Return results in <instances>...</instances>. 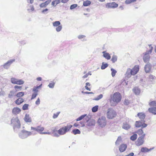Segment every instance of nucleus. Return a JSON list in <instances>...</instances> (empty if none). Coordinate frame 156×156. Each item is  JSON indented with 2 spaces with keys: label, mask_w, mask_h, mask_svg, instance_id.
I'll use <instances>...</instances> for the list:
<instances>
[{
  "label": "nucleus",
  "mask_w": 156,
  "mask_h": 156,
  "mask_svg": "<svg viewBox=\"0 0 156 156\" xmlns=\"http://www.w3.org/2000/svg\"><path fill=\"white\" fill-rule=\"evenodd\" d=\"M60 113V112H58L56 113H54L53 114V119H55L57 118L58 115H59V113Z\"/></svg>",
  "instance_id": "603ef678"
},
{
  "label": "nucleus",
  "mask_w": 156,
  "mask_h": 156,
  "mask_svg": "<svg viewBox=\"0 0 156 156\" xmlns=\"http://www.w3.org/2000/svg\"><path fill=\"white\" fill-rule=\"evenodd\" d=\"M107 123L106 117L104 116H102L100 117L98 120L97 123L98 125L101 127H105Z\"/></svg>",
  "instance_id": "6e6552de"
},
{
  "label": "nucleus",
  "mask_w": 156,
  "mask_h": 156,
  "mask_svg": "<svg viewBox=\"0 0 156 156\" xmlns=\"http://www.w3.org/2000/svg\"><path fill=\"white\" fill-rule=\"evenodd\" d=\"M121 100V96L119 92L114 93L112 97H111L110 103L111 106H115Z\"/></svg>",
  "instance_id": "f257e3e1"
},
{
  "label": "nucleus",
  "mask_w": 156,
  "mask_h": 156,
  "mask_svg": "<svg viewBox=\"0 0 156 156\" xmlns=\"http://www.w3.org/2000/svg\"><path fill=\"white\" fill-rule=\"evenodd\" d=\"M24 101V99L20 98H19L16 101H15V103L17 105H20Z\"/></svg>",
  "instance_id": "aec40b11"
},
{
  "label": "nucleus",
  "mask_w": 156,
  "mask_h": 156,
  "mask_svg": "<svg viewBox=\"0 0 156 156\" xmlns=\"http://www.w3.org/2000/svg\"><path fill=\"white\" fill-rule=\"evenodd\" d=\"M145 121L144 120L143 121L142 124V126H141L142 129L146 127L147 126V124L146 123H145Z\"/></svg>",
  "instance_id": "5fc2aeb1"
},
{
  "label": "nucleus",
  "mask_w": 156,
  "mask_h": 156,
  "mask_svg": "<svg viewBox=\"0 0 156 156\" xmlns=\"http://www.w3.org/2000/svg\"><path fill=\"white\" fill-rule=\"evenodd\" d=\"M87 116V114H84L81 115L76 119V121H79L81 120Z\"/></svg>",
  "instance_id": "37998d69"
},
{
  "label": "nucleus",
  "mask_w": 156,
  "mask_h": 156,
  "mask_svg": "<svg viewBox=\"0 0 156 156\" xmlns=\"http://www.w3.org/2000/svg\"><path fill=\"white\" fill-rule=\"evenodd\" d=\"M72 133L74 135H76L77 134H80L81 132L79 129H75L73 130Z\"/></svg>",
  "instance_id": "a878e982"
},
{
  "label": "nucleus",
  "mask_w": 156,
  "mask_h": 156,
  "mask_svg": "<svg viewBox=\"0 0 156 156\" xmlns=\"http://www.w3.org/2000/svg\"><path fill=\"white\" fill-rule=\"evenodd\" d=\"M148 111L150 113H152L154 115H156V108L151 107L149 108Z\"/></svg>",
  "instance_id": "412c9836"
},
{
  "label": "nucleus",
  "mask_w": 156,
  "mask_h": 156,
  "mask_svg": "<svg viewBox=\"0 0 156 156\" xmlns=\"http://www.w3.org/2000/svg\"><path fill=\"white\" fill-rule=\"evenodd\" d=\"M137 116L141 119V120H144V119H145L146 115L145 114L142 112L139 113L137 114Z\"/></svg>",
  "instance_id": "a211bd4d"
},
{
  "label": "nucleus",
  "mask_w": 156,
  "mask_h": 156,
  "mask_svg": "<svg viewBox=\"0 0 156 156\" xmlns=\"http://www.w3.org/2000/svg\"><path fill=\"white\" fill-rule=\"evenodd\" d=\"M146 135V134H143L139 136L137 139L136 142V144L137 146H140L144 143V138Z\"/></svg>",
  "instance_id": "9d476101"
},
{
  "label": "nucleus",
  "mask_w": 156,
  "mask_h": 156,
  "mask_svg": "<svg viewBox=\"0 0 156 156\" xmlns=\"http://www.w3.org/2000/svg\"><path fill=\"white\" fill-rule=\"evenodd\" d=\"M136 1V0H126L125 3L126 4H129L132 2H134Z\"/></svg>",
  "instance_id": "09e8293b"
},
{
  "label": "nucleus",
  "mask_w": 156,
  "mask_h": 156,
  "mask_svg": "<svg viewBox=\"0 0 156 156\" xmlns=\"http://www.w3.org/2000/svg\"><path fill=\"white\" fill-rule=\"evenodd\" d=\"M139 70V67L138 65L135 66L132 69H128L125 74L126 77L128 78H129L132 75H134L136 74Z\"/></svg>",
  "instance_id": "f03ea898"
},
{
  "label": "nucleus",
  "mask_w": 156,
  "mask_h": 156,
  "mask_svg": "<svg viewBox=\"0 0 156 156\" xmlns=\"http://www.w3.org/2000/svg\"><path fill=\"white\" fill-rule=\"evenodd\" d=\"M18 79H16L14 77H12L11 79V83L14 84H17L18 81Z\"/></svg>",
  "instance_id": "bb28decb"
},
{
  "label": "nucleus",
  "mask_w": 156,
  "mask_h": 156,
  "mask_svg": "<svg viewBox=\"0 0 156 156\" xmlns=\"http://www.w3.org/2000/svg\"><path fill=\"white\" fill-rule=\"evenodd\" d=\"M143 121L141 120L140 121H136L135 122V125L136 127H140L142 126L143 123Z\"/></svg>",
  "instance_id": "5701e85b"
},
{
  "label": "nucleus",
  "mask_w": 156,
  "mask_h": 156,
  "mask_svg": "<svg viewBox=\"0 0 156 156\" xmlns=\"http://www.w3.org/2000/svg\"><path fill=\"white\" fill-rule=\"evenodd\" d=\"M29 6L30 8V9H27V10L29 11L30 12L33 11L34 10V6L33 5H30Z\"/></svg>",
  "instance_id": "4d7b16f0"
},
{
  "label": "nucleus",
  "mask_w": 156,
  "mask_h": 156,
  "mask_svg": "<svg viewBox=\"0 0 156 156\" xmlns=\"http://www.w3.org/2000/svg\"><path fill=\"white\" fill-rule=\"evenodd\" d=\"M48 10L49 9L47 8L44 9L41 11V13L44 14H46L48 13Z\"/></svg>",
  "instance_id": "8fccbe9b"
},
{
  "label": "nucleus",
  "mask_w": 156,
  "mask_h": 156,
  "mask_svg": "<svg viewBox=\"0 0 156 156\" xmlns=\"http://www.w3.org/2000/svg\"><path fill=\"white\" fill-rule=\"evenodd\" d=\"M140 151L143 153L148 152V148L146 147H142L141 148Z\"/></svg>",
  "instance_id": "58836bf2"
},
{
  "label": "nucleus",
  "mask_w": 156,
  "mask_h": 156,
  "mask_svg": "<svg viewBox=\"0 0 156 156\" xmlns=\"http://www.w3.org/2000/svg\"><path fill=\"white\" fill-rule=\"evenodd\" d=\"M134 93L136 95L139 94L140 92V89L137 87H135L133 90Z\"/></svg>",
  "instance_id": "393cba45"
},
{
  "label": "nucleus",
  "mask_w": 156,
  "mask_h": 156,
  "mask_svg": "<svg viewBox=\"0 0 156 156\" xmlns=\"http://www.w3.org/2000/svg\"><path fill=\"white\" fill-rule=\"evenodd\" d=\"M42 86V84H40V85H39L38 86L35 87H36V88H37V89L38 90L39 89V88H41V87Z\"/></svg>",
  "instance_id": "338daca9"
},
{
  "label": "nucleus",
  "mask_w": 156,
  "mask_h": 156,
  "mask_svg": "<svg viewBox=\"0 0 156 156\" xmlns=\"http://www.w3.org/2000/svg\"><path fill=\"white\" fill-rule=\"evenodd\" d=\"M95 122L94 120H90L88 123L87 125L89 126H91L94 125Z\"/></svg>",
  "instance_id": "79ce46f5"
},
{
  "label": "nucleus",
  "mask_w": 156,
  "mask_h": 156,
  "mask_svg": "<svg viewBox=\"0 0 156 156\" xmlns=\"http://www.w3.org/2000/svg\"><path fill=\"white\" fill-rule=\"evenodd\" d=\"M118 5L115 2L108 3L106 5V7L107 8H115L118 7Z\"/></svg>",
  "instance_id": "9b49d317"
},
{
  "label": "nucleus",
  "mask_w": 156,
  "mask_h": 156,
  "mask_svg": "<svg viewBox=\"0 0 156 156\" xmlns=\"http://www.w3.org/2000/svg\"><path fill=\"white\" fill-rule=\"evenodd\" d=\"M51 2V0H47L44 2L41 3L39 5V6L41 8H45Z\"/></svg>",
  "instance_id": "2eb2a0df"
},
{
  "label": "nucleus",
  "mask_w": 156,
  "mask_h": 156,
  "mask_svg": "<svg viewBox=\"0 0 156 156\" xmlns=\"http://www.w3.org/2000/svg\"><path fill=\"white\" fill-rule=\"evenodd\" d=\"M21 109L19 108L14 107L12 111V113L14 115H17L19 114L21 112Z\"/></svg>",
  "instance_id": "4468645a"
},
{
  "label": "nucleus",
  "mask_w": 156,
  "mask_h": 156,
  "mask_svg": "<svg viewBox=\"0 0 156 156\" xmlns=\"http://www.w3.org/2000/svg\"><path fill=\"white\" fill-rule=\"evenodd\" d=\"M136 133L139 135L141 136L143 134H145L144 133V132L142 129H139L137 130Z\"/></svg>",
  "instance_id": "7c9ffc66"
},
{
  "label": "nucleus",
  "mask_w": 156,
  "mask_h": 156,
  "mask_svg": "<svg viewBox=\"0 0 156 156\" xmlns=\"http://www.w3.org/2000/svg\"><path fill=\"white\" fill-rule=\"evenodd\" d=\"M35 104L37 105H39L40 104V100L39 98H38L35 102Z\"/></svg>",
  "instance_id": "680f3d73"
},
{
  "label": "nucleus",
  "mask_w": 156,
  "mask_h": 156,
  "mask_svg": "<svg viewBox=\"0 0 156 156\" xmlns=\"http://www.w3.org/2000/svg\"><path fill=\"white\" fill-rule=\"evenodd\" d=\"M103 97V95L102 94H101L99 95L97 97H96L95 98H94L93 99V100H95V101H98L101 99Z\"/></svg>",
  "instance_id": "e433bc0d"
},
{
  "label": "nucleus",
  "mask_w": 156,
  "mask_h": 156,
  "mask_svg": "<svg viewBox=\"0 0 156 156\" xmlns=\"http://www.w3.org/2000/svg\"><path fill=\"white\" fill-rule=\"evenodd\" d=\"M91 2L88 0H87L84 1L83 2V5L85 6H87L90 5L91 4Z\"/></svg>",
  "instance_id": "4c0bfd02"
},
{
  "label": "nucleus",
  "mask_w": 156,
  "mask_h": 156,
  "mask_svg": "<svg viewBox=\"0 0 156 156\" xmlns=\"http://www.w3.org/2000/svg\"><path fill=\"white\" fill-rule=\"evenodd\" d=\"M121 137L120 136L118 137L117 140L116 141L115 143L116 145H118L119 144L120 141L121 140Z\"/></svg>",
  "instance_id": "3c124183"
},
{
  "label": "nucleus",
  "mask_w": 156,
  "mask_h": 156,
  "mask_svg": "<svg viewBox=\"0 0 156 156\" xmlns=\"http://www.w3.org/2000/svg\"><path fill=\"white\" fill-rule=\"evenodd\" d=\"M27 2L28 3H30L32 4L34 2V0H27Z\"/></svg>",
  "instance_id": "774afa93"
},
{
  "label": "nucleus",
  "mask_w": 156,
  "mask_h": 156,
  "mask_svg": "<svg viewBox=\"0 0 156 156\" xmlns=\"http://www.w3.org/2000/svg\"><path fill=\"white\" fill-rule=\"evenodd\" d=\"M14 88L15 89V91L17 92L19 91H20L22 90V87L19 86L18 85H16L14 87Z\"/></svg>",
  "instance_id": "c9c22d12"
},
{
  "label": "nucleus",
  "mask_w": 156,
  "mask_h": 156,
  "mask_svg": "<svg viewBox=\"0 0 156 156\" xmlns=\"http://www.w3.org/2000/svg\"><path fill=\"white\" fill-rule=\"evenodd\" d=\"M127 145L125 144H122L119 147V150L121 152H123L125 151L127 148Z\"/></svg>",
  "instance_id": "f3484780"
},
{
  "label": "nucleus",
  "mask_w": 156,
  "mask_h": 156,
  "mask_svg": "<svg viewBox=\"0 0 156 156\" xmlns=\"http://www.w3.org/2000/svg\"><path fill=\"white\" fill-rule=\"evenodd\" d=\"M55 82H54V81H52L51 82V83L48 85V87L50 88H53L55 86Z\"/></svg>",
  "instance_id": "2f4dec72"
},
{
  "label": "nucleus",
  "mask_w": 156,
  "mask_h": 156,
  "mask_svg": "<svg viewBox=\"0 0 156 156\" xmlns=\"http://www.w3.org/2000/svg\"><path fill=\"white\" fill-rule=\"evenodd\" d=\"M31 129L32 130V132L35 133L34 134H32V135H34L37 134V133L41 134L42 131L44 129V128L43 127L39 126L36 127H31Z\"/></svg>",
  "instance_id": "0eeeda50"
},
{
  "label": "nucleus",
  "mask_w": 156,
  "mask_h": 156,
  "mask_svg": "<svg viewBox=\"0 0 156 156\" xmlns=\"http://www.w3.org/2000/svg\"><path fill=\"white\" fill-rule=\"evenodd\" d=\"M98 105H96L92 108V111L93 112H95L98 111Z\"/></svg>",
  "instance_id": "a19ab883"
},
{
  "label": "nucleus",
  "mask_w": 156,
  "mask_h": 156,
  "mask_svg": "<svg viewBox=\"0 0 156 156\" xmlns=\"http://www.w3.org/2000/svg\"><path fill=\"white\" fill-rule=\"evenodd\" d=\"M24 95V93L23 92H19L17 93L16 96L17 98H20Z\"/></svg>",
  "instance_id": "473e14b6"
},
{
  "label": "nucleus",
  "mask_w": 156,
  "mask_h": 156,
  "mask_svg": "<svg viewBox=\"0 0 156 156\" xmlns=\"http://www.w3.org/2000/svg\"><path fill=\"white\" fill-rule=\"evenodd\" d=\"M111 70L112 72L111 74L112 77H114L117 73V71L113 68H111Z\"/></svg>",
  "instance_id": "ea45409f"
},
{
  "label": "nucleus",
  "mask_w": 156,
  "mask_h": 156,
  "mask_svg": "<svg viewBox=\"0 0 156 156\" xmlns=\"http://www.w3.org/2000/svg\"><path fill=\"white\" fill-rule=\"evenodd\" d=\"M102 53H103V57L106 59L109 60L111 58V56L108 53L106 52L105 51H103Z\"/></svg>",
  "instance_id": "4be33fe9"
},
{
  "label": "nucleus",
  "mask_w": 156,
  "mask_h": 156,
  "mask_svg": "<svg viewBox=\"0 0 156 156\" xmlns=\"http://www.w3.org/2000/svg\"><path fill=\"white\" fill-rule=\"evenodd\" d=\"M54 27H57L61 25V23L59 21H55L52 23Z\"/></svg>",
  "instance_id": "72a5a7b5"
},
{
  "label": "nucleus",
  "mask_w": 156,
  "mask_h": 156,
  "mask_svg": "<svg viewBox=\"0 0 156 156\" xmlns=\"http://www.w3.org/2000/svg\"><path fill=\"white\" fill-rule=\"evenodd\" d=\"M15 61V59H11L9 60L7 62L3 65L4 68L6 69H8L11 64L14 62Z\"/></svg>",
  "instance_id": "f8f14e48"
},
{
  "label": "nucleus",
  "mask_w": 156,
  "mask_h": 156,
  "mask_svg": "<svg viewBox=\"0 0 156 156\" xmlns=\"http://www.w3.org/2000/svg\"><path fill=\"white\" fill-rule=\"evenodd\" d=\"M117 56L116 55H114L112 57L111 61L112 62V63H114L117 61Z\"/></svg>",
  "instance_id": "c85d7f7f"
},
{
  "label": "nucleus",
  "mask_w": 156,
  "mask_h": 156,
  "mask_svg": "<svg viewBox=\"0 0 156 156\" xmlns=\"http://www.w3.org/2000/svg\"><path fill=\"white\" fill-rule=\"evenodd\" d=\"M108 66V64L107 63L103 62L101 67V69H104L107 67Z\"/></svg>",
  "instance_id": "c756f323"
},
{
  "label": "nucleus",
  "mask_w": 156,
  "mask_h": 156,
  "mask_svg": "<svg viewBox=\"0 0 156 156\" xmlns=\"http://www.w3.org/2000/svg\"><path fill=\"white\" fill-rule=\"evenodd\" d=\"M149 105L151 106L156 107V101H154L151 102L149 103Z\"/></svg>",
  "instance_id": "c03bdc74"
},
{
  "label": "nucleus",
  "mask_w": 156,
  "mask_h": 156,
  "mask_svg": "<svg viewBox=\"0 0 156 156\" xmlns=\"http://www.w3.org/2000/svg\"><path fill=\"white\" fill-rule=\"evenodd\" d=\"M62 29V26L60 25L56 27V30L57 32H60Z\"/></svg>",
  "instance_id": "49530a36"
},
{
  "label": "nucleus",
  "mask_w": 156,
  "mask_h": 156,
  "mask_svg": "<svg viewBox=\"0 0 156 156\" xmlns=\"http://www.w3.org/2000/svg\"><path fill=\"white\" fill-rule=\"evenodd\" d=\"M137 136L136 134H133L130 137V139L132 141H135L137 138Z\"/></svg>",
  "instance_id": "f704fd0d"
},
{
  "label": "nucleus",
  "mask_w": 156,
  "mask_h": 156,
  "mask_svg": "<svg viewBox=\"0 0 156 156\" xmlns=\"http://www.w3.org/2000/svg\"><path fill=\"white\" fill-rule=\"evenodd\" d=\"M24 120L26 122H31L32 121L31 118L30 117L29 115L27 114L25 115Z\"/></svg>",
  "instance_id": "dca6fc26"
},
{
  "label": "nucleus",
  "mask_w": 156,
  "mask_h": 156,
  "mask_svg": "<svg viewBox=\"0 0 156 156\" xmlns=\"http://www.w3.org/2000/svg\"><path fill=\"white\" fill-rule=\"evenodd\" d=\"M38 95V93H34L32 94L31 99H33L35 98Z\"/></svg>",
  "instance_id": "864d4df0"
},
{
  "label": "nucleus",
  "mask_w": 156,
  "mask_h": 156,
  "mask_svg": "<svg viewBox=\"0 0 156 156\" xmlns=\"http://www.w3.org/2000/svg\"><path fill=\"white\" fill-rule=\"evenodd\" d=\"M129 103V101L125 99L124 101V104L125 105H128Z\"/></svg>",
  "instance_id": "052dcab7"
},
{
  "label": "nucleus",
  "mask_w": 156,
  "mask_h": 156,
  "mask_svg": "<svg viewBox=\"0 0 156 156\" xmlns=\"http://www.w3.org/2000/svg\"><path fill=\"white\" fill-rule=\"evenodd\" d=\"M77 4H73L71 5L70 6V9H73L75 8L77 6Z\"/></svg>",
  "instance_id": "6e6d98bb"
},
{
  "label": "nucleus",
  "mask_w": 156,
  "mask_h": 156,
  "mask_svg": "<svg viewBox=\"0 0 156 156\" xmlns=\"http://www.w3.org/2000/svg\"><path fill=\"white\" fill-rule=\"evenodd\" d=\"M72 127V126L71 125H67L66 126L63 127L58 130V133L60 135H64L69 131Z\"/></svg>",
  "instance_id": "423d86ee"
},
{
  "label": "nucleus",
  "mask_w": 156,
  "mask_h": 156,
  "mask_svg": "<svg viewBox=\"0 0 156 156\" xmlns=\"http://www.w3.org/2000/svg\"><path fill=\"white\" fill-rule=\"evenodd\" d=\"M155 79V77L152 75H150L149 76V80L151 82H153Z\"/></svg>",
  "instance_id": "cd10ccee"
},
{
  "label": "nucleus",
  "mask_w": 156,
  "mask_h": 156,
  "mask_svg": "<svg viewBox=\"0 0 156 156\" xmlns=\"http://www.w3.org/2000/svg\"><path fill=\"white\" fill-rule=\"evenodd\" d=\"M29 105L28 104H25L23 106V110H27L28 108Z\"/></svg>",
  "instance_id": "a18cd8bd"
},
{
  "label": "nucleus",
  "mask_w": 156,
  "mask_h": 156,
  "mask_svg": "<svg viewBox=\"0 0 156 156\" xmlns=\"http://www.w3.org/2000/svg\"><path fill=\"white\" fill-rule=\"evenodd\" d=\"M33 91L35 93H37V92L38 91V90L36 88V87H34L33 89Z\"/></svg>",
  "instance_id": "bf43d9fd"
},
{
  "label": "nucleus",
  "mask_w": 156,
  "mask_h": 156,
  "mask_svg": "<svg viewBox=\"0 0 156 156\" xmlns=\"http://www.w3.org/2000/svg\"><path fill=\"white\" fill-rule=\"evenodd\" d=\"M51 134L50 132H42L41 134Z\"/></svg>",
  "instance_id": "69168bd1"
},
{
  "label": "nucleus",
  "mask_w": 156,
  "mask_h": 156,
  "mask_svg": "<svg viewBox=\"0 0 156 156\" xmlns=\"http://www.w3.org/2000/svg\"><path fill=\"white\" fill-rule=\"evenodd\" d=\"M116 113L115 111L112 109H109L107 112V118L109 119H112L115 117Z\"/></svg>",
  "instance_id": "1a4fd4ad"
},
{
  "label": "nucleus",
  "mask_w": 156,
  "mask_h": 156,
  "mask_svg": "<svg viewBox=\"0 0 156 156\" xmlns=\"http://www.w3.org/2000/svg\"><path fill=\"white\" fill-rule=\"evenodd\" d=\"M148 47H149V50L147 51L145 53H143L144 55L143 59L145 63L149 61L150 58V54L152 52L153 49V48L151 45H148Z\"/></svg>",
  "instance_id": "20e7f679"
},
{
  "label": "nucleus",
  "mask_w": 156,
  "mask_h": 156,
  "mask_svg": "<svg viewBox=\"0 0 156 156\" xmlns=\"http://www.w3.org/2000/svg\"><path fill=\"white\" fill-rule=\"evenodd\" d=\"M24 83V81L21 79H18L17 84V85H22Z\"/></svg>",
  "instance_id": "de8ad7c7"
},
{
  "label": "nucleus",
  "mask_w": 156,
  "mask_h": 156,
  "mask_svg": "<svg viewBox=\"0 0 156 156\" xmlns=\"http://www.w3.org/2000/svg\"><path fill=\"white\" fill-rule=\"evenodd\" d=\"M85 37V36L84 35H80L78 36V37L80 39H81Z\"/></svg>",
  "instance_id": "13d9d810"
},
{
  "label": "nucleus",
  "mask_w": 156,
  "mask_h": 156,
  "mask_svg": "<svg viewBox=\"0 0 156 156\" xmlns=\"http://www.w3.org/2000/svg\"><path fill=\"white\" fill-rule=\"evenodd\" d=\"M35 133L32 132L28 131L24 129L22 130L19 134V136L20 138L22 139L27 138L28 136L32 135V134H34Z\"/></svg>",
  "instance_id": "39448f33"
},
{
  "label": "nucleus",
  "mask_w": 156,
  "mask_h": 156,
  "mask_svg": "<svg viewBox=\"0 0 156 156\" xmlns=\"http://www.w3.org/2000/svg\"><path fill=\"white\" fill-rule=\"evenodd\" d=\"M130 127L131 126L126 122H124L123 124L122 128L125 129L127 130L129 129Z\"/></svg>",
  "instance_id": "6ab92c4d"
},
{
  "label": "nucleus",
  "mask_w": 156,
  "mask_h": 156,
  "mask_svg": "<svg viewBox=\"0 0 156 156\" xmlns=\"http://www.w3.org/2000/svg\"><path fill=\"white\" fill-rule=\"evenodd\" d=\"M54 1L55 2L56 5H57L60 2L61 0H55Z\"/></svg>",
  "instance_id": "e2e57ef3"
},
{
  "label": "nucleus",
  "mask_w": 156,
  "mask_h": 156,
  "mask_svg": "<svg viewBox=\"0 0 156 156\" xmlns=\"http://www.w3.org/2000/svg\"><path fill=\"white\" fill-rule=\"evenodd\" d=\"M134 155V154L133 152H131L128 154L127 155H126L125 156H133Z\"/></svg>",
  "instance_id": "0e129e2a"
},
{
  "label": "nucleus",
  "mask_w": 156,
  "mask_h": 156,
  "mask_svg": "<svg viewBox=\"0 0 156 156\" xmlns=\"http://www.w3.org/2000/svg\"><path fill=\"white\" fill-rule=\"evenodd\" d=\"M11 124L13 126L14 131H16V129L20 128L21 123L18 117H13L11 119Z\"/></svg>",
  "instance_id": "7ed1b4c3"
},
{
  "label": "nucleus",
  "mask_w": 156,
  "mask_h": 156,
  "mask_svg": "<svg viewBox=\"0 0 156 156\" xmlns=\"http://www.w3.org/2000/svg\"><path fill=\"white\" fill-rule=\"evenodd\" d=\"M16 92L14 90H11L10 91L9 94L8 95L9 98H13L14 96H16V95H15Z\"/></svg>",
  "instance_id": "b1692460"
},
{
  "label": "nucleus",
  "mask_w": 156,
  "mask_h": 156,
  "mask_svg": "<svg viewBox=\"0 0 156 156\" xmlns=\"http://www.w3.org/2000/svg\"><path fill=\"white\" fill-rule=\"evenodd\" d=\"M152 65L150 63L146 64L144 67V69L146 73H149L151 70Z\"/></svg>",
  "instance_id": "ddd939ff"
}]
</instances>
